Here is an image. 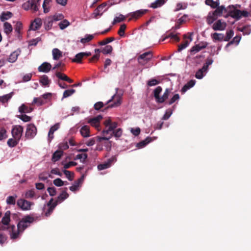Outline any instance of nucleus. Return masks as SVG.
<instances>
[{"label":"nucleus","instance_id":"nucleus-1","mask_svg":"<svg viewBox=\"0 0 251 251\" xmlns=\"http://www.w3.org/2000/svg\"><path fill=\"white\" fill-rule=\"evenodd\" d=\"M32 217L27 216L19 222L17 226L12 225L9 227V231L12 239H16L19 237L24 230L33 222Z\"/></svg>","mask_w":251,"mask_h":251},{"label":"nucleus","instance_id":"nucleus-2","mask_svg":"<svg viewBox=\"0 0 251 251\" xmlns=\"http://www.w3.org/2000/svg\"><path fill=\"white\" fill-rule=\"evenodd\" d=\"M105 129L102 131L103 137L98 136V141L100 142L102 140H105V143L109 145L110 142L108 140L112 136L111 132L117 127V123L113 122L110 118H106L104 122Z\"/></svg>","mask_w":251,"mask_h":251},{"label":"nucleus","instance_id":"nucleus-3","mask_svg":"<svg viewBox=\"0 0 251 251\" xmlns=\"http://www.w3.org/2000/svg\"><path fill=\"white\" fill-rule=\"evenodd\" d=\"M152 54L151 51H147L140 55L138 57V61L140 65L145 66L146 68L151 67L152 65H148L147 63L152 58Z\"/></svg>","mask_w":251,"mask_h":251},{"label":"nucleus","instance_id":"nucleus-4","mask_svg":"<svg viewBox=\"0 0 251 251\" xmlns=\"http://www.w3.org/2000/svg\"><path fill=\"white\" fill-rule=\"evenodd\" d=\"M230 15L237 20H239L242 17H247L249 16V13L246 11H241L235 8L232 6L231 9L229 11Z\"/></svg>","mask_w":251,"mask_h":251},{"label":"nucleus","instance_id":"nucleus-5","mask_svg":"<svg viewBox=\"0 0 251 251\" xmlns=\"http://www.w3.org/2000/svg\"><path fill=\"white\" fill-rule=\"evenodd\" d=\"M40 5L34 2L33 0H28L22 4V8L25 10H31L33 12H36L39 9Z\"/></svg>","mask_w":251,"mask_h":251},{"label":"nucleus","instance_id":"nucleus-6","mask_svg":"<svg viewBox=\"0 0 251 251\" xmlns=\"http://www.w3.org/2000/svg\"><path fill=\"white\" fill-rule=\"evenodd\" d=\"M37 133V128L34 124L27 125L25 132V136L28 139H32Z\"/></svg>","mask_w":251,"mask_h":251},{"label":"nucleus","instance_id":"nucleus-7","mask_svg":"<svg viewBox=\"0 0 251 251\" xmlns=\"http://www.w3.org/2000/svg\"><path fill=\"white\" fill-rule=\"evenodd\" d=\"M11 132L14 138L20 140L23 132V127L20 125L14 126Z\"/></svg>","mask_w":251,"mask_h":251},{"label":"nucleus","instance_id":"nucleus-8","mask_svg":"<svg viewBox=\"0 0 251 251\" xmlns=\"http://www.w3.org/2000/svg\"><path fill=\"white\" fill-rule=\"evenodd\" d=\"M102 119L101 115H98L88 119L87 122L92 126L95 127L98 130H100V122Z\"/></svg>","mask_w":251,"mask_h":251},{"label":"nucleus","instance_id":"nucleus-9","mask_svg":"<svg viewBox=\"0 0 251 251\" xmlns=\"http://www.w3.org/2000/svg\"><path fill=\"white\" fill-rule=\"evenodd\" d=\"M226 26V24L224 20H218L213 23L212 27L215 31H222L225 29Z\"/></svg>","mask_w":251,"mask_h":251},{"label":"nucleus","instance_id":"nucleus-10","mask_svg":"<svg viewBox=\"0 0 251 251\" xmlns=\"http://www.w3.org/2000/svg\"><path fill=\"white\" fill-rule=\"evenodd\" d=\"M33 203L30 201L24 199H20L17 201V205L23 210H28L30 209Z\"/></svg>","mask_w":251,"mask_h":251},{"label":"nucleus","instance_id":"nucleus-11","mask_svg":"<svg viewBox=\"0 0 251 251\" xmlns=\"http://www.w3.org/2000/svg\"><path fill=\"white\" fill-rule=\"evenodd\" d=\"M114 101V103L110 105L109 107H114L119 106L121 103V97L116 95H113L111 98L109 100L107 103H109L110 102Z\"/></svg>","mask_w":251,"mask_h":251},{"label":"nucleus","instance_id":"nucleus-12","mask_svg":"<svg viewBox=\"0 0 251 251\" xmlns=\"http://www.w3.org/2000/svg\"><path fill=\"white\" fill-rule=\"evenodd\" d=\"M42 25V21L41 18H37L31 23L30 29L35 31L40 28Z\"/></svg>","mask_w":251,"mask_h":251},{"label":"nucleus","instance_id":"nucleus-13","mask_svg":"<svg viewBox=\"0 0 251 251\" xmlns=\"http://www.w3.org/2000/svg\"><path fill=\"white\" fill-rule=\"evenodd\" d=\"M91 55L90 52H81L76 54L74 59H72V61L74 62L80 63L82 59L84 56H89Z\"/></svg>","mask_w":251,"mask_h":251},{"label":"nucleus","instance_id":"nucleus-14","mask_svg":"<svg viewBox=\"0 0 251 251\" xmlns=\"http://www.w3.org/2000/svg\"><path fill=\"white\" fill-rule=\"evenodd\" d=\"M51 69V64L47 62H45L38 67V70L40 72L47 73L50 71Z\"/></svg>","mask_w":251,"mask_h":251},{"label":"nucleus","instance_id":"nucleus-15","mask_svg":"<svg viewBox=\"0 0 251 251\" xmlns=\"http://www.w3.org/2000/svg\"><path fill=\"white\" fill-rule=\"evenodd\" d=\"M115 161V157H113L110 158H109L107 162H104V163L99 164L98 166V169L99 170H104L105 169L108 168L110 167L111 165V164L112 162H114Z\"/></svg>","mask_w":251,"mask_h":251},{"label":"nucleus","instance_id":"nucleus-16","mask_svg":"<svg viewBox=\"0 0 251 251\" xmlns=\"http://www.w3.org/2000/svg\"><path fill=\"white\" fill-rule=\"evenodd\" d=\"M39 82L42 86L49 87L51 83V80L49 79L47 75H43L40 77Z\"/></svg>","mask_w":251,"mask_h":251},{"label":"nucleus","instance_id":"nucleus-17","mask_svg":"<svg viewBox=\"0 0 251 251\" xmlns=\"http://www.w3.org/2000/svg\"><path fill=\"white\" fill-rule=\"evenodd\" d=\"M20 53L21 50H15L10 54L8 59V61L11 63L15 62L17 60L18 57L20 54Z\"/></svg>","mask_w":251,"mask_h":251},{"label":"nucleus","instance_id":"nucleus-18","mask_svg":"<svg viewBox=\"0 0 251 251\" xmlns=\"http://www.w3.org/2000/svg\"><path fill=\"white\" fill-rule=\"evenodd\" d=\"M59 128V124L58 123H57L52 126L48 133V139L50 142L51 141V140L53 138V133L54 132L56 131L58 128Z\"/></svg>","mask_w":251,"mask_h":251},{"label":"nucleus","instance_id":"nucleus-19","mask_svg":"<svg viewBox=\"0 0 251 251\" xmlns=\"http://www.w3.org/2000/svg\"><path fill=\"white\" fill-rule=\"evenodd\" d=\"M155 137H147L145 140L141 141L138 143L136 147L139 149L143 148L145 147L147 144L155 139Z\"/></svg>","mask_w":251,"mask_h":251},{"label":"nucleus","instance_id":"nucleus-20","mask_svg":"<svg viewBox=\"0 0 251 251\" xmlns=\"http://www.w3.org/2000/svg\"><path fill=\"white\" fill-rule=\"evenodd\" d=\"M112 5L109 2H104L99 5L97 8L99 9V11L100 13V14L102 15L103 13L106 11L108 8Z\"/></svg>","mask_w":251,"mask_h":251},{"label":"nucleus","instance_id":"nucleus-21","mask_svg":"<svg viewBox=\"0 0 251 251\" xmlns=\"http://www.w3.org/2000/svg\"><path fill=\"white\" fill-rule=\"evenodd\" d=\"M196 84L195 80H190L181 89V92L182 94L185 93L187 90L193 87Z\"/></svg>","mask_w":251,"mask_h":251},{"label":"nucleus","instance_id":"nucleus-22","mask_svg":"<svg viewBox=\"0 0 251 251\" xmlns=\"http://www.w3.org/2000/svg\"><path fill=\"white\" fill-rule=\"evenodd\" d=\"M147 11V10L145 9H140L137 10L136 11L131 12L129 14V15L131 16V18L137 19L142 15H143L144 14L146 13Z\"/></svg>","mask_w":251,"mask_h":251},{"label":"nucleus","instance_id":"nucleus-23","mask_svg":"<svg viewBox=\"0 0 251 251\" xmlns=\"http://www.w3.org/2000/svg\"><path fill=\"white\" fill-rule=\"evenodd\" d=\"M218 15L215 13L214 12L209 13L207 17V23L209 25H211L212 24L214 23V21L218 18Z\"/></svg>","mask_w":251,"mask_h":251},{"label":"nucleus","instance_id":"nucleus-24","mask_svg":"<svg viewBox=\"0 0 251 251\" xmlns=\"http://www.w3.org/2000/svg\"><path fill=\"white\" fill-rule=\"evenodd\" d=\"M53 59L58 60L62 56V52L57 48H54L52 50Z\"/></svg>","mask_w":251,"mask_h":251},{"label":"nucleus","instance_id":"nucleus-25","mask_svg":"<svg viewBox=\"0 0 251 251\" xmlns=\"http://www.w3.org/2000/svg\"><path fill=\"white\" fill-rule=\"evenodd\" d=\"M55 75L59 79L62 80L66 81L70 83H71L73 82V80L72 79H70L64 74L61 73L60 72H56L55 73Z\"/></svg>","mask_w":251,"mask_h":251},{"label":"nucleus","instance_id":"nucleus-26","mask_svg":"<svg viewBox=\"0 0 251 251\" xmlns=\"http://www.w3.org/2000/svg\"><path fill=\"white\" fill-rule=\"evenodd\" d=\"M33 110V108L31 107L28 106L25 104H22L19 107V111L21 113H30Z\"/></svg>","mask_w":251,"mask_h":251},{"label":"nucleus","instance_id":"nucleus-27","mask_svg":"<svg viewBox=\"0 0 251 251\" xmlns=\"http://www.w3.org/2000/svg\"><path fill=\"white\" fill-rule=\"evenodd\" d=\"M81 135L84 137L90 136V128L88 126H83L80 129Z\"/></svg>","mask_w":251,"mask_h":251},{"label":"nucleus","instance_id":"nucleus-28","mask_svg":"<svg viewBox=\"0 0 251 251\" xmlns=\"http://www.w3.org/2000/svg\"><path fill=\"white\" fill-rule=\"evenodd\" d=\"M211 36L214 42L217 41H222L224 40V35L223 34L217 32L212 34Z\"/></svg>","mask_w":251,"mask_h":251},{"label":"nucleus","instance_id":"nucleus-29","mask_svg":"<svg viewBox=\"0 0 251 251\" xmlns=\"http://www.w3.org/2000/svg\"><path fill=\"white\" fill-rule=\"evenodd\" d=\"M51 0H44L42 7L45 13H48L50 10Z\"/></svg>","mask_w":251,"mask_h":251},{"label":"nucleus","instance_id":"nucleus-30","mask_svg":"<svg viewBox=\"0 0 251 251\" xmlns=\"http://www.w3.org/2000/svg\"><path fill=\"white\" fill-rule=\"evenodd\" d=\"M205 4L210 6L213 8H215L218 6L220 4L219 0H205Z\"/></svg>","mask_w":251,"mask_h":251},{"label":"nucleus","instance_id":"nucleus-31","mask_svg":"<svg viewBox=\"0 0 251 251\" xmlns=\"http://www.w3.org/2000/svg\"><path fill=\"white\" fill-rule=\"evenodd\" d=\"M4 32L7 35H9L13 30L11 25L8 22H5L3 24Z\"/></svg>","mask_w":251,"mask_h":251},{"label":"nucleus","instance_id":"nucleus-32","mask_svg":"<svg viewBox=\"0 0 251 251\" xmlns=\"http://www.w3.org/2000/svg\"><path fill=\"white\" fill-rule=\"evenodd\" d=\"M206 69L203 70V67L199 69L196 73L195 76L197 78L201 79H202L203 76L206 74L207 72Z\"/></svg>","mask_w":251,"mask_h":251},{"label":"nucleus","instance_id":"nucleus-33","mask_svg":"<svg viewBox=\"0 0 251 251\" xmlns=\"http://www.w3.org/2000/svg\"><path fill=\"white\" fill-rule=\"evenodd\" d=\"M165 2V0H156L151 4L150 7L152 8H156L161 7Z\"/></svg>","mask_w":251,"mask_h":251},{"label":"nucleus","instance_id":"nucleus-34","mask_svg":"<svg viewBox=\"0 0 251 251\" xmlns=\"http://www.w3.org/2000/svg\"><path fill=\"white\" fill-rule=\"evenodd\" d=\"M46 100H43L41 96L38 98H34L32 101V104H36L38 106H40L45 104Z\"/></svg>","mask_w":251,"mask_h":251},{"label":"nucleus","instance_id":"nucleus-35","mask_svg":"<svg viewBox=\"0 0 251 251\" xmlns=\"http://www.w3.org/2000/svg\"><path fill=\"white\" fill-rule=\"evenodd\" d=\"M170 92L171 91L169 89H166L163 96L162 97H160V98L158 99V102H163L167 99H168L169 95L170 93Z\"/></svg>","mask_w":251,"mask_h":251},{"label":"nucleus","instance_id":"nucleus-36","mask_svg":"<svg viewBox=\"0 0 251 251\" xmlns=\"http://www.w3.org/2000/svg\"><path fill=\"white\" fill-rule=\"evenodd\" d=\"M189 38L190 39L189 41L188 40H186L178 46V50L179 51H180L181 50H183V49H185L186 47L188 46L190 43L192 41L193 39L192 37H191V35H190L189 37Z\"/></svg>","mask_w":251,"mask_h":251},{"label":"nucleus","instance_id":"nucleus-37","mask_svg":"<svg viewBox=\"0 0 251 251\" xmlns=\"http://www.w3.org/2000/svg\"><path fill=\"white\" fill-rule=\"evenodd\" d=\"M63 154V151H55L52 156V160L53 162L58 161Z\"/></svg>","mask_w":251,"mask_h":251},{"label":"nucleus","instance_id":"nucleus-38","mask_svg":"<svg viewBox=\"0 0 251 251\" xmlns=\"http://www.w3.org/2000/svg\"><path fill=\"white\" fill-rule=\"evenodd\" d=\"M94 37V35L93 34H86L84 38H82L80 42L82 44L88 43L91 41Z\"/></svg>","mask_w":251,"mask_h":251},{"label":"nucleus","instance_id":"nucleus-39","mask_svg":"<svg viewBox=\"0 0 251 251\" xmlns=\"http://www.w3.org/2000/svg\"><path fill=\"white\" fill-rule=\"evenodd\" d=\"M68 197L69 194L66 191H63L58 197L56 201L57 202L61 203L64 200L68 198Z\"/></svg>","mask_w":251,"mask_h":251},{"label":"nucleus","instance_id":"nucleus-40","mask_svg":"<svg viewBox=\"0 0 251 251\" xmlns=\"http://www.w3.org/2000/svg\"><path fill=\"white\" fill-rule=\"evenodd\" d=\"M87 158V154L86 153H79L77 154L75 158V160H79L82 163H84L86 159Z\"/></svg>","mask_w":251,"mask_h":251},{"label":"nucleus","instance_id":"nucleus-41","mask_svg":"<svg viewBox=\"0 0 251 251\" xmlns=\"http://www.w3.org/2000/svg\"><path fill=\"white\" fill-rule=\"evenodd\" d=\"M22 28V24L20 22H17L15 27V31L17 33L18 38L20 37L21 30Z\"/></svg>","mask_w":251,"mask_h":251},{"label":"nucleus","instance_id":"nucleus-42","mask_svg":"<svg viewBox=\"0 0 251 251\" xmlns=\"http://www.w3.org/2000/svg\"><path fill=\"white\" fill-rule=\"evenodd\" d=\"M12 96V93L7 94L2 96H0V101L2 103H6L11 98Z\"/></svg>","mask_w":251,"mask_h":251},{"label":"nucleus","instance_id":"nucleus-43","mask_svg":"<svg viewBox=\"0 0 251 251\" xmlns=\"http://www.w3.org/2000/svg\"><path fill=\"white\" fill-rule=\"evenodd\" d=\"M10 211H6L4 217L2 219V223L4 225H7L10 221Z\"/></svg>","mask_w":251,"mask_h":251},{"label":"nucleus","instance_id":"nucleus-44","mask_svg":"<svg viewBox=\"0 0 251 251\" xmlns=\"http://www.w3.org/2000/svg\"><path fill=\"white\" fill-rule=\"evenodd\" d=\"M239 30L243 33L244 35H249L251 32V26L247 25L239 29Z\"/></svg>","mask_w":251,"mask_h":251},{"label":"nucleus","instance_id":"nucleus-45","mask_svg":"<svg viewBox=\"0 0 251 251\" xmlns=\"http://www.w3.org/2000/svg\"><path fill=\"white\" fill-rule=\"evenodd\" d=\"M54 21L51 17H48L45 23L46 29H50Z\"/></svg>","mask_w":251,"mask_h":251},{"label":"nucleus","instance_id":"nucleus-46","mask_svg":"<svg viewBox=\"0 0 251 251\" xmlns=\"http://www.w3.org/2000/svg\"><path fill=\"white\" fill-rule=\"evenodd\" d=\"M19 141V139L10 138L7 141V145L11 148L14 147L18 144Z\"/></svg>","mask_w":251,"mask_h":251},{"label":"nucleus","instance_id":"nucleus-47","mask_svg":"<svg viewBox=\"0 0 251 251\" xmlns=\"http://www.w3.org/2000/svg\"><path fill=\"white\" fill-rule=\"evenodd\" d=\"M81 185V184L76 180L74 182L73 184L71 187H70V190L72 192H75L78 190Z\"/></svg>","mask_w":251,"mask_h":251},{"label":"nucleus","instance_id":"nucleus-48","mask_svg":"<svg viewBox=\"0 0 251 251\" xmlns=\"http://www.w3.org/2000/svg\"><path fill=\"white\" fill-rule=\"evenodd\" d=\"M206 47V45H201V44H198L196 45L195 46H194L191 49V52H194L195 53L199 51H200L202 49L205 48Z\"/></svg>","mask_w":251,"mask_h":251},{"label":"nucleus","instance_id":"nucleus-49","mask_svg":"<svg viewBox=\"0 0 251 251\" xmlns=\"http://www.w3.org/2000/svg\"><path fill=\"white\" fill-rule=\"evenodd\" d=\"M70 22L67 20L61 21L58 24L60 28L62 30L66 28L70 25Z\"/></svg>","mask_w":251,"mask_h":251},{"label":"nucleus","instance_id":"nucleus-50","mask_svg":"<svg viewBox=\"0 0 251 251\" xmlns=\"http://www.w3.org/2000/svg\"><path fill=\"white\" fill-rule=\"evenodd\" d=\"M63 172L69 180L72 181L73 180L74 177V173L66 170H63Z\"/></svg>","mask_w":251,"mask_h":251},{"label":"nucleus","instance_id":"nucleus-51","mask_svg":"<svg viewBox=\"0 0 251 251\" xmlns=\"http://www.w3.org/2000/svg\"><path fill=\"white\" fill-rule=\"evenodd\" d=\"M12 13L10 12H6L3 13L0 16V20L2 22H4L10 18L12 16Z\"/></svg>","mask_w":251,"mask_h":251},{"label":"nucleus","instance_id":"nucleus-52","mask_svg":"<svg viewBox=\"0 0 251 251\" xmlns=\"http://www.w3.org/2000/svg\"><path fill=\"white\" fill-rule=\"evenodd\" d=\"M75 92V90L73 89L65 90L63 93L62 99L72 96Z\"/></svg>","mask_w":251,"mask_h":251},{"label":"nucleus","instance_id":"nucleus-53","mask_svg":"<svg viewBox=\"0 0 251 251\" xmlns=\"http://www.w3.org/2000/svg\"><path fill=\"white\" fill-rule=\"evenodd\" d=\"M51 200L49 203H48V206L49 207L48 210L47 212H45V215L46 216H49L50 215V214L52 212L55 206H56V204L54 205H50L51 202Z\"/></svg>","mask_w":251,"mask_h":251},{"label":"nucleus","instance_id":"nucleus-54","mask_svg":"<svg viewBox=\"0 0 251 251\" xmlns=\"http://www.w3.org/2000/svg\"><path fill=\"white\" fill-rule=\"evenodd\" d=\"M126 19L125 16L123 15L122 14H119L118 16H116L113 20V25L117 23H120L125 20Z\"/></svg>","mask_w":251,"mask_h":251},{"label":"nucleus","instance_id":"nucleus-55","mask_svg":"<svg viewBox=\"0 0 251 251\" xmlns=\"http://www.w3.org/2000/svg\"><path fill=\"white\" fill-rule=\"evenodd\" d=\"M113 50L112 47L110 45H107L102 48L101 52L104 54L110 53Z\"/></svg>","mask_w":251,"mask_h":251},{"label":"nucleus","instance_id":"nucleus-56","mask_svg":"<svg viewBox=\"0 0 251 251\" xmlns=\"http://www.w3.org/2000/svg\"><path fill=\"white\" fill-rule=\"evenodd\" d=\"M161 91L162 88L160 86H158L154 90V96L157 102H158V99L160 98L159 94Z\"/></svg>","mask_w":251,"mask_h":251},{"label":"nucleus","instance_id":"nucleus-57","mask_svg":"<svg viewBox=\"0 0 251 251\" xmlns=\"http://www.w3.org/2000/svg\"><path fill=\"white\" fill-rule=\"evenodd\" d=\"M16 198H17L16 195L8 197L6 199L7 203L8 204L14 205L15 204Z\"/></svg>","mask_w":251,"mask_h":251},{"label":"nucleus","instance_id":"nucleus-58","mask_svg":"<svg viewBox=\"0 0 251 251\" xmlns=\"http://www.w3.org/2000/svg\"><path fill=\"white\" fill-rule=\"evenodd\" d=\"M67 182H66L65 183V182L62 181L60 178H59L55 179L53 180V184L57 187L62 186L65 184H67Z\"/></svg>","mask_w":251,"mask_h":251},{"label":"nucleus","instance_id":"nucleus-59","mask_svg":"<svg viewBox=\"0 0 251 251\" xmlns=\"http://www.w3.org/2000/svg\"><path fill=\"white\" fill-rule=\"evenodd\" d=\"M17 117L24 122H29L31 120V118L30 117L25 114L18 115Z\"/></svg>","mask_w":251,"mask_h":251},{"label":"nucleus","instance_id":"nucleus-60","mask_svg":"<svg viewBox=\"0 0 251 251\" xmlns=\"http://www.w3.org/2000/svg\"><path fill=\"white\" fill-rule=\"evenodd\" d=\"M102 16L100 13L99 11V9H95L93 13L91 15V18L98 19Z\"/></svg>","mask_w":251,"mask_h":251},{"label":"nucleus","instance_id":"nucleus-61","mask_svg":"<svg viewBox=\"0 0 251 251\" xmlns=\"http://www.w3.org/2000/svg\"><path fill=\"white\" fill-rule=\"evenodd\" d=\"M167 38H170L176 42H178L180 40V38L178 37L177 34L171 33L169 34L168 36H167L164 38L162 40V41H164Z\"/></svg>","mask_w":251,"mask_h":251},{"label":"nucleus","instance_id":"nucleus-62","mask_svg":"<svg viewBox=\"0 0 251 251\" xmlns=\"http://www.w3.org/2000/svg\"><path fill=\"white\" fill-rule=\"evenodd\" d=\"M172 113H173V111L172 109H167L166 111L164 116L162 117V120H166L168 119L170 117V116H171Z\"/></svg>","mask_w":251,"mask_h":251},{"label":"nucleus","instance_id":"nucleus-63","mask_svg":"<svg viewBox=\"0 0 251 251\" xmlns=\"http://www.w3.org/2000/svg\"><path fill=\"white\" fill-rule=\"evenodd\" d=\"M216 10L214 11L215 13L218 15V16H220L222 14L224 10H225V8L224 6H217L216 7Z\"/></svg>","mask_w":251,"mask_h":251},{"label":"nucleus","instance_id":"nucleus-64","mask_svg":"<svg viewBox=\"0 0 251 251\" xmlns=\"http://www.w3.org/2000/svg\"><path fill=\"white\" fill-rule=\"evenodd\" d=\"M126 28V25L125 24H123L120 26L118 31V34L121 37H124L125 36V30Z\"/></svg>","mask_w":251,"mask_h":251}]
</instances>
